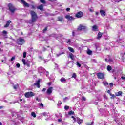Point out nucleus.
<instances>
[{
	"instance_id": "nucleus-42",
	"label": "nucleus",
	"mask_w": 125,
	"mask_h": 125,
	"mask_svg": "<svg viewBox=\"0 0 125 125\" xmlns=\"http://www.w3.org/2000/svg\"><path fill=\"white\" fill-rule=\"evenodd\" d=\"M2 33L4 34V35H6V34H7V32L5 30H3L2 32Z\"/></svg>"
},
{
	"instance_id": "nucleus-25",
	"label": "nucleus",
	"mask_w": 125,
	"mask_h": 125,
	"mask_svg": "<svg viewBox=\"0 0 125 125\" xmlns=\"http://www.w3.org/2000/svg\"><path fill=\"white\" fill-rule=\"evenodd\" d=\"M110 96H111L110 97L111 99H115V98H116V95H115V94H111V95H110Z\"/></svg>"
},
{
	"instance_id": "nucleus-33",
	"label": "nucleus",
	"mask_w": 125,
	"mask_h": 125,
	"mask_svg": "<svg viewBox=\"0 0 125 125\" xmlns=\"http://www.w3.org/2000/svg\"><path fill=\"white\" fill-rule=\"evenodd\" d=\"M64 109L65 110H69V109H70V106L66 105L64 106Z\"/></svg>"
},
{
	"instance_id": "nucleus-5",
	"label": "nucleus",
	"mask_w": 125,
	"mask_h": 125,
	"mask_svg": "<svg viewBox=\"0 0 125 125\" xmlns=\"http://www.w3.org/2000/svg\"><path fill=\"white\" fill-rule=\"evenodd\" d=\"M22 62H23V65L25 66H27L28 67H30V63H31V62L29 60H27L26 61V60L25 59H22Z\"/></svg>"
},
{
	"instance_id": "nucleus-6",
	"label": "nucleus",
	"mask_w": 125,
	"mask_h": 125,
	"mask_svg": "<svg viewBox=\"0 0 125 125\" xmlns=\"http://www.w3.org/2000/svg\"><path fill=\"white\" fill-rule=\"evenodd\" d=\"M97 78H98V79H101V80H103V79H105V76L104 75V73L102 72L98 73Z\"/></svg>"
},
{
	"instance_id": "nucleus-44",
	"label": "nucleus",
	"mask_w": 125,
	"mask_h": 125,
	"mask_svg": "<svg viewBox=\"0 0 125 125\" xmlns=\"http://www.w3.org/2000/svg\"><path fill=\"white\" fill-rule=\"evenodd\" d=\"M82 100H83V101H85V100H86V98H85V97H82Z\"/></svg>"
},
{
	"instance_id": "nucleus-24",
	"label": "nucleus",
	"mask_w": 125,
	"mask_h": 125,
	"mask_svg": "<svg viewBox=\"0 0 125 125\" xmlns=\"http://www.w3.org/2000/svg\"><path fill=\"white\" fill-rule=\"evenodd\" d=\"M77 122L79 125L81 124H83V120H81V119L80 118L78 119Z\"/></svg>"
},
{
	"instance_id": "nucleus-11",
	"label": "nucleus",
	"mask_w": 125,
	"mask_h": 125,
	"mask_svg": "<svg viewBox=\"0 0 125 125\" xmlns=\"http://www.w3.org/2000/svg\"><path fill=\"white\" fill-rule=\"evenodd\" d=\"M21 2L23 3V5L25 7H30V4L29 3L26 2V1H25V0H21Z\"/></svg>"
},
{
	"instance_id": "nucleus-2",
	"label": "nucleus",
	"mask_w": 125,
	"mask_h": 125,
	"mask_svg": "<svg viewBox=\"0 0 125 125\" xmlns=\"http://www.w3.org/2000/svg\"><path fill=\"white\" fill-rule=\"evenodd\" d=\"M8 7L9 11H10L11 13H14L15 11L16 10V8L11 3H9L8 4Z\"/></svg>"
},
{
	"instance_id": "nucleus-14",
	"label": "nucleus",
	"mask_w": 125,
	"mask_h": 125,
	"mask_svg": "<svg viewBox=\"0 0 125 125\" xmlns=\"http://www.w3.org/2000/svg\"><path fill=\"white\" fill-rule=\"evenodd\" d=\"M10 23H11V21H10V20H8L7 21L6 24L4 26V28H8V27H9Z\"/></svg>"
},
{
	"instance_id": "nucleus-19",
	"label": "nucleus",
	"mask_w": 125,
	"mask_h": 125,
	"mask_svg": "<svg viewBox=\"0 0 125 125\" xmlns=\"http://www.w3.org/2000/svg\"><path fill=\"white\" fill-rule=\"evenodd\" d=\"M122 94H123V92L121 91L115 93L116 96H121V95H122Z\"/></svg>"
},
{
	"instance_id": "nucleus-40",
	"label": "nucleus",
	"mask_w": 125,
	"mask_h": 125,
	"mask_svg": "<svg viewBox=\"0 0 125 125\" xmlns=\"http://www.w3.org/2000/svg\"><path fill=\"white\" fill-rule=\"evenodd\" d=\"M68 114L69 115H73L74 114V112L73 111H70L69 112Z\"/></svg>"
},
{
	"instance_id": "nucleus-18",
	"label": "nucleus",
	"mask_w": 125,
	"mask_h": 125,
	"mask_svg": "<svg viewBox=\"0 0 125 125\" xmlns=\"http://www.w3.org/2000/svg\"><path fill=\"white\" fill-rule=\"evenodd\" d=\"M38 9H40V10H41V11H42V10H43V5L41 4L40 5H39L38 7H37Z\"/></svg>"
},
{
	"instance_id": "nucleus-47",
	"label": "nucleus",
	"mask_w": 125,
	"mask_h": 125,
	"mask_svg": "<svg viewBox=\"0 0 125 125\" xmlns=\"http://www.w3.org/2000/svg\"><path fill=\"white\" fill-rule=\"evenodd\" d=\"M64 52H62L61 54H57V57H59V56H60V55H61V54H64Z\"/></svg>"
},
{
	"instance_id": "nucleus-17",
	"label": "nucleus",
	"mask_w": 125,
	"mask_h": 125,
	"mask_svg": "<svg viewBox=\"0 0 125 125\" xmlns=\"http://www.w3.org/2000/svg\"><path fill=\"white\" fill-rule=\"evenodd\" d=\"M60 81L61 83H65L66 82H67V80H66L64 77H62L61 78Z\"/></svg>"
},
{
	"instance_id": "nucleus-20",
	"label": "nucleus",
	"mask_w": 125,
	"mask_h": 125,
	"mask_svg": "<svg viewBox=\"0 0 125 125\" xmlns=\"http://www.w3.org/2000/svg\"><path fill=\"white\" fill-rule=\"evenodd\" d=\"M58 19L59 21H60V22H64V19L63 18V17H58Z\"/></svg>"
},
{
	"instance_id": "nucleus-34",
	"label": "nucleus",
	"mask_w": 125,
	"mask_h": 125,
	"mask_svg": "<svg viewBox=\"0 0 125 125\" xmlns=\"http://www.w3.org/2000/svg\"><path fill=\"white\" fill-rule=\"evenodd\" d=\"M27 56V52H24L23 53V58H26V57Z\"/></svg>"
},
{
	"instance_id": "nucleus-39",
	"label": "nucleus",
	"mask_w": 125,
	"mask_h": 125,
	"mask_svg": "<svg viewBox=\"0 0 125 125\" xmlns=\"http://www.w3.org/2000/svg\"><path fill=\"white\" fill-rule=\"evenodd\" d=\"M65 42H66V43H70V42H71V39H68V41H65Z\"/></svg>"
},
{
	"instance_id": "nucleus-57",
	"label": "nucleus",
	"mask_w": 125,
	"mask_h": 125,
	"mask_svg": "<svg viewBox=\"0 0 125 125\" xmlns=\"http://www.w3.org/2000/svg\"><path fill=\"white\" fill-rule=\"evenodd\" d=\"M66 99H68V97H65L64 99H63V100L65 102V100H66Z\"/></svg>"
},
{
	"instance_id": "nucleus-10",
	"label": "nucleus",
	"mask_w": 125,
	"mask_h": 125,
	"mask_svg": "<svg viewBox=\"0 0 125 125\" xmlns=\"http://www.w3.org/2000/svg\"><path fill=\"white\" fill-rule=\"evenodd\" d=\"M41 83V79H38V80L36 82V83H34V85L37 86L38 88H40L41 87V85H40V83Z\"/></svg>"
},
{
	"instance_id": "nucleus-35",
	"label": "nucleus",
	"mask_w": 125,
	"mask_h": 125,
	"mask_svg": "<svg viewBox=\"0 0 125 125\" xmlns=\"http://www.w3.org/2000/svg\"><path fill=\"white\" fill-rule=\"evenodd\" d=\"M47 26H46L43 30V33H45L47 31Z\"/></svg>"
},
{
	"instance_id": "nucleus-54",
	"label": "nucleus",
	"mask_w": 125,
	"mask_h": 125,
	"mask_svg": "<svg viewBox=\"0 0 125 125\" xmlns=\"http://www.w3.org/2000/svg\"><path fill=\"white\" fill-rule=\"evenodd\" d=\"M71 118L74 120V121H76V118L74 116H72Z\"/></svg>"
},
{
	"instance_id": "nucleus-21",
	"label": "nucleus",
	"mask_w": 125,
	"mask_h": 125,
	"mask_svg": "<svg viewBox=\"0 0 125 125\" xmlns=\"http://www.w3.org/2000/svg\"><path fill=\"white\" fill-rule=\"evenodd\" d=\"M69 57L72 60H74L75 58V56L74 55V54H73V53H70Z\"/></svg>"
},
{
	"instance_id": "nucleus-43",
	"label": "nucleus",
	"mask_w": 125,
	"mask_h": 125,
	"mask_svg": "<svg viewBox=\"0 0 125 125\" xmlns=\"http://www.w3.org/2000/svg\"><path fill=\"white\" fill-rule=\"evenodd\" d=\"M107 93H108V94H109L110 95H111V94H112V93H111V90H108L107 91Z\"/></svg>"
},
{
	"instance_id": "nucleus-28",
	"label": "nucleus",
	"mask_w": 125,
	"mask_h": 125,
	"mask_svg": "<svg viewBox=\"0 0 125 125\" xmlns=\"http://www.w3.org/2000/svg\"><path fill=\"white\" fill-rule=\"evenodd\" d=\"M107 71H112V67L111 66H107Z\"/></svg>"
},
{
	"instance_id": "nucleus-53",
	"label": "nucleus",
	"mask_w": 125,
	"mask_h": 125,
	"mask_svg": "<svg viewBox=\"0 0 125 125\" xmlns=\"http://www.w3.org/2000/svg\"><path fill=\"white\" fill-rule=\"evenodd\" d=\"M70 8H66V11L69 12V11H70Z\"/></svg>"
},
{
	"instance_id": "nucleus-62",
	"label": "nucleus",
	"mask_w": 125,
	"mask_h": 125,
	"mask_svg": "<svg viewBox=\"0 0 125 125\" xmlns=\"http://www.w3.org/2000/svg\"><path fill=\"white\" fill-rule=\"evenodd\" d=\"M20 101L21 102H22V101H23V99H20Z\"/></svg>"
},
{
	"instance_id": "nucleus-46",
	"label": "nucleus",
	"mask_w": 125,
	"mask_h": 125,
	"mask_svg": "<svg viewBox=\"0 0 125 125\" xmlns=\"http://www.w3.org/2000/svg\"><path fill=\"white\" fill-rule=\"evenodd\" d=\"M16 67H17V68H20V64L17 63Z\"/></svg>"
},
{
	"instance_id": "nucleus-63",
	"label": "nucleus",
	"mask_w": 125,
	"mask_h": 125,
	"mask_svg": "<svg viewBox=\"0 0 125 125\" xmlns=\"http://www.w3.org/2000/svg\"><path fill=\"white\" fill-rule=\"evenodd\" d=\"M108 61H109V62H111L112 59H109V60H108Z\"/></svg>"
},
{
	"instance_id": "nucleus-52",
	"label": "nucleus",
	"mask_w": 125,
	"mask_h": 125,
	"mask_svg": "<svg viewBox=\"0 0 125 125\" xmlns=\"http://www.w3.org/2000/svg\"><path fill=\"white\" fill-rule=\"evenodd\" d=\"M31 6H32V9H35L36 8V7L34 5H32Z\"/></svg>"
},
{
	"instance_id": "nucleus-41",
	"label": "nucleus",
	"mask_w": 125,
	"mask_h": 125,
	"mask_svg": "<svg viewBox=\"0 0 125 125\" xmlns=\"http://www.w3.org/2000/svg\"><path fill=\"white\" fill-rule=\"evenodd\" d=\"M51 84H52V82H49V83H47V85L49 86H50L51 85Z\"/></svg>"
},
{
	"instance_id": "nucleus-9",
	"label": "nucleus",
	"mask_w": 125,
	"mask_h": 125,
	"mask_svg": "<svg viewBox=\"0 0 125 125\" xmlns=\"http://www.w3.org/2000/svg\"><path fill=\"white\" fill-rule=\"evenodd\" d=\"M52 89H53V87H50L48 88L46 93L48 95H50L51 93H52Z\"/></svg>"
},
{
	"instance_id": "nucleus-1",
	"label": "nucleus",
	"mask_w": 125,
	"mask_h": 125,
	"mask_svg": "<svg viewBox=\"0 0 125 125\" xmlns=\"http://www.w3.org/2000/svg\"><path fill=\"white\" fill-rule=\"evenodd\" d=\"M30 14L31 15V22L32 23H35V22H36L39 18L37 13H36L35 11L31 10L30 11Z\"/></svg>"
},
{
	"instance_id": "nucleus-26",
	"label": "nucleus",
	"mask_w": 125,
	"mask_h": 125,
	"mask_svg": "<svg viewBox=\"0 0 125 125\" xmlns=\"http://www.w3.org/2000/svg\"><path fill=\"white\" fill-rule=\"evenodd\" d=\"M31 116L33 117V118H36V117H37V115H36V113L34 112H32L31 113Z\"/></svg>"
},
{
	"instance_id": "nucleus-45",
	"label": "nucleus",
	"mask_w": 125,
	"mask_h": 125,
	"mask_svg": "<svg viewBox=\"0 0 125 125\" xmlns=\"http://www.w3.org/2000/svg\"><path fill=\"white\" fill-rule=\"evenodd\" d=\"M58 123H61L62 122V119H58Z\"/></svg>"
},
{
	"instance_id": "nucleus-23",
	"label": "nucleus",
	"mask_w": 125,
	"mask_h": 125,
	"mask_svg": "<svg viewBox=\"0 0 125 125\" xmlns=\"http://www.w3.org/2000/svg\"><path fill=\"white\" fill-rule=\"evenodd\" d=\"M87 54H88V55H91L92 54V51L91 50H88L87 51Z\"/></svg>"
},
{
	"instance_id": "nucleus-12",
	"label": "nucleus",
	"mask_w": 125,
	"mask_h": 125,
	"mask_svg": "<svg viewBox=\"0 0 125 125\" xmlns=\"http://www.w3.org/2000/svg\"><path fill=\"white\" fill-rule=\"evenodd\" d=\"M65 18L66 19H67L68 20H74V19H75V18H74V17H73V16H70V15H67L65 16Z\"/></svg>"
},
{
	"instance_id": "nucleus-7",
	"label": "nucleus",
	"mask_w": 125,
	"mask_h": 125,
	"mask_svg": "<svg viewBox=\"0 0 125 125\" xmlns=\"http://www.w3.org/2000/svg\"><path fill=\"white\" fill-rule=\"evenodd\" d=\"M83 16V13L82 11H79L75 15V17L77 18H82Z\"/></svg>"
},
{
	"instance_id": "nucleus-50",
	"label": "nucleus",
	"mask_w": 125,
	"mask_h": 125,
	"mask_svg": "<svg viewBox=\"0 0 125 125\" xmlns=\"http://www.w3.org/2000/svg\"><path fill=\"white\" fill-rule=\"evenodd\" d=\"M45 90H46V88H43V89H42V90H41V91H42V92H44V91H45Z\"/></svg>"
},
{
	"instance_id": "nucleus-49",
	"label": "nucleus",
	"mask_w": 125,
	"mask_h": 125,
	"mask_svg": "<svg viewBox=\"0 0 125 125\" xmlns=\"http://www.w3.org/2000/svg\"><path fill=\"white\" fill-rule=\"evenodd\" d=\"M120 1H122V0H115V2H120Z\"/></svg>"
},
{
	"instance_id": "nucleus-13",
	"label": "nucleus",
	"mask_w": 125,
	"mask_h": 125,
	"mask_svg": "<svg viewBox=\"0 0 125 125\" xmlns=\"http://www.w3.org/2000/svg\"><path fill=\"white\" fill-rule=\"evenodd\" d=\"M100 13L101 16H103V17L106 16V11L103 10H100Z\"/></svg>"
},
{
	"instance_id": "nucleus-36",
	"label": "nucleus",
	"mask_w": 125,
	"mask_h": 125,
	"mask_svg": "<svg viewBox=\"0 0 125 125\" xmlns=\"http://www.w3.org/2000/svg\"><path fill=\"white\" fill-rule=\"evenodd\" d=\"M38 105H39V106H40L41 107L43 108V104L42 103H39Z\"/></svg>"
},
{
	"instance_id": "nucleus-58",
	"label": "nucleus",
	"mask_w": 125,
	"mask_h": 125,
	"mask_svg": "<svg viewBox=\"0 0 125 125\" xmlns=\"http://www.w3.org/2000/svg\"><path fill=\"white\" fill-rule=\"evenodd\" d=\"M72 36H75V32L74 31L72 32Z\"/></svg>"
},
{
	"instance_id": "nucleus-51",
	"label": "nucleus",
	"mask_w": 125,
	"mask_h": 125,
	"mask_svg": "<svg viewBox=\"0 0 125 125\" xmlns=\"http://www.w3.org/2000/svg\"><path fill=\"white\" fill-rule=\"evenodd\" d=\"M95 14H96V15L98 16V15H99V12H95Z\"/></svg>"
},
{
	"instance_id": "nucleus-16",
	"label": "nucleus",
	"mask_w": 125,
	"mask_h": 125,
	"mask_svg": "<svg viewBox=\"0 0 125 125\" xmlns=\"http://www.w3.org/2000/svg\"><path fill=\"white\" fill-rule=\"evenodd\" d=\"M103 34V33H101L100 32H99L98 35H97V39L98 40H100V39H101V37H102V34Z\"/></svg>"
},
{
	"instance_id": "nucleus-56",
	"label": "nucleus",
	"mask_w": 125,
	"mask_h": 125,
	"mask_svg": "<svg viewBox=\"0 0 125 125\" xmlns=\"http://www.w3.org/2000/svg\"><path fill=\"white\" fill-rule=\"evenodd\" d=\"M121 79H122V80H125V77L124 76H122Z\"/></svg>"
},
{
	"instance_id": "nucleus-8",
	"label": "nucleus",
	"mask_w": 125,
	"mask_h": 125,
	"mask_svg": "<svg viewBox=\"0 0 125 125\" xmlns=\"http://www.w3.org/2000/svg\"><path fill=\"white\" fill-rule=\"evenodd\" d=\"M86 29V26H84L83 24H80L77 28V31H79V32H81V31H82V30H85Z\"/></svg>"
},
{
	"instance_id": "nucleus-64",
	"label": "nucleus",
	"mask_w": 125,
	"mask_h": 125,
	"mask_svg": "<svg viewBox=\"0 0 125 125\" xmlns=\"http://www.w3.org/2000/svg\"><path fill=\"white\" fill-rule=\"evenodd\" d=\"M0 125H2V123L0 121Z\"/></svg>"
},
{
	"instance_id": "nucleus-60",
	"label": "nucleus",
	"mask_w": 125,
	"mask_h": 125,
	"mask_svg": "<svg viewBox=\"0 0 125 125\" xmlns=\"http://www.w3.org/2000/svg\"><path fill=\"white\" fill-rule=\"evenodd\" d=\"M118 125H123L122 124V123H119L118 124Z\"/></svg>"
},
{
	"instance_id": "nucleus-31",
	"label": "nucleus",
	"mask_w": 125,
	"mask_h": 125,
	"mask_svg": "<svg viewBox=\"0 0 125 125\" xmlns=\"http://www.w3.org/2000/svg\"><path fill=\"white\" fill-rule=\"evenodd\" d=\"M109 85L110 87L112 88V87H114V83H109Z\"/></svg>"
},
{
	"instance_id": "nucleus-59",
	"label": "nucleus",
	"mask_w": 125,
	"mask_h": 125,
	"mask_svg": "<svg viewBox=\"0 0 125 125\" xmlns=\"http://www.w3.org/2000/svg\"><path fill=\"white\" fill-rule=\"evenodd\" d=\"M105 61L108 63V60L107 59H105Z\"/></svg>"
},
{
	"instance_id": "nucleus-4",
	"label": "nucleus",
	"mask_w": 125,
	"mask_h": 125,
	"mask_svg": "<svg viewBox=\"0 0 125 125\" xmlns=\"http://www.w3.org/2000/svg\"><path fill=\"white\" fill-rule=\"evenodd\" d=\"M17 42L18 45H23V44L26 42V40L21 38H20L17 40Z\"/></svg>"
},
{
	"instance_id": "nucleus-61",
	"label": "nucleus",
	"mask_w": 125,
	"mask_h": 125,
	"mask_svg": "<svg viewBox=\"0 0 125 125\" xmlns=\"http://www.w3.org/2000/svg\"><path fill=\"white\" fill-rule=\"evenodd\" d=\"M59 103H60V104H62V102H61V101H60L59 102Z\"/></svg>"
},
{
	"instance_id": "nucleus-32",
	"label": "nucleus",
	"mask_w": 125,
	"mask_h": 125,
	"mask_svg": "<svg viewBox=\"0 0 125 125\" xmlns=\"http://www.w3.org/2000/svg\"><path fill=\"white\" fill-rule=\"evenodd\" d=\"M72 78H74V79H76L77 78V75L76 73H74L72 75Z\"/></svg>"
},
{
	"instance_id": "nucleus-15",
	"label": "nucleus",
	"mask_w": 125,
	"mask_h": 125,
	"mask_svg": "<svg viewBox=\"0 0 125 125\" xmlns=\"http://www.w3.org/2000/svg\"><path fill=\"white\" fill-rule=\"evenodd\" d=\"M93 31L95 32H98L99 30H98V27L96 25H93L92 27Z\"/></svg>"
},
{
	"instance_id": "nucleus-48",
	"label": "nucleus",
	"mask_w": 125,
	"mask_h": 125,
	"mask_svg": "<svg viewBox=\"0 0 125 125\" xmlns=\"http://www.w3.org/2000/svg\"><path fill=\"white\" fill-rule=\"evenodd\" d=\"M36 100L37 101H38V102H40V101H41V100L39 99V97H36Z\"/></svg>"
},
{
	"instance_id": "nucleus-38",
	"label": "nucleus",
	"mask_w": 125,
	"mask_h": 125,
	"mask_svg": "<svg viewBox=\"0 0 125 125\" xmlns=\"http://www.w3.org/2000/svg\"><path fill=\"white\" fill-rule=\"evenodd\" d=\"M39 59H41V60H44V58H42V57L41 56H39Z\"/></svg>"
},
{
	"instance_id": "nucleus-27",
	"label": "nucleus",
	"mask_w": 125,
	"mask_h": 125,
	"mask_svg": "<svg viewBox=\"0 0 125 125\" xmlns=\"http://www.w3.org/2000/svg\"><path fill=\"white\" fill-rule=\"evenodd\" d=\"M103 83L104 85L105 86H107V85H108L109 84V83H108V82H103Z\"/></svg>"
},
{
	"instance_id": "nucleus-3",
	"label": "nucleus",
	"mask_w": 125,
	"mask_h": 125,
	"mask_svg": "<svg viewBox=\"0 0 125 125\" xmlns=\"http://www.w3.org/2000/svg\"><path fill=\"white\" fill-rule=\"evenodd\" d=\"M24 96L26 98H30L33 97V96H35V93L33 92H27L25 93Z\"/></svg>"
},
{
	"instance_id": "nucleus-22",
	"label": "nucleus",
	"mask_w": 125,
	"mask_h": 125,
	"mask_svg": "<svg viewBox=\"0 0 125 125\" xmlns=\"http://www.w3.org/2000/svg\"><path fill=\"white\" fill-rule=\"evenodd\" d=\"M68 49L69 50V51H70V52H72V53H75V50H74V49L71 47H68Z\"/></svg>"
},
{
	"instance_id": "nucleus-55",
	"label": "nucleus",
	"mask_w": 125,
	"mask_h": 125,
	"mask_svg": "<svg viewBox=\"0 0 125 125\" xmlns=\"http://www.w3.org/2000/svg\"><path fill=\"white\" fill-rule=\"evenodd\" d=\"M89 10L90 12H93V10H92V9H89Z\"/></svg>"
},
{
	"instance_id": "nucleus-29",
	"label": "nucleus",
	"mask_w": 125,
	"mask_h": 125,
	"mask_svg": "<svg viewBox=\"0 0 125 125\" xmlns=\"http://www.w3.org/2000/svg\"><path fill=\"white\" fill-rule=\"evenodd\" d=\"M40 2H41V3H43V4H45V3H46L45 0H40Z\"/></svg>"
},
{
	"instance_id": "nucleus-30",
	"label": "nucleus",
	"mask_w": 125,
	"mask_h": 125,
	"mask_svg": "<svg viewBox=\"0 0 125 125\" xmlns=\"http://www.w3.org/2000/svg\"><path fill=\"white\" fill-rule=\"evenodd\" d=\"M76 65L78 67H79V68H81V66H82L79 62H77Z\"/></svg>"
},
{
	"instance_id": "nucleus-37",
	"label": "nucleus",
	"mask_w": 125,
	"mask_h": 125,
	"mask_svg": "<svg viewBox=\"0 0 125 125\" xmlns=\"http://www.w3.org/2000/svg\"><path fill=\"white\" fill-rule=\"evenodd\" d=\"M15 60V56L12 57L11 58L10 61H13V60Z\"/></svg>"
}]
</instances>
